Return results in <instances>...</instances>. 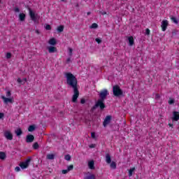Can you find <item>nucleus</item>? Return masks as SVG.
Returning <instances> with one entry per match:
<instances>
[{
	"mask_svg": "<svg viewBox=\"0 0 179 179\" xmlns=\"http://www.w3.org/2000/svg\"><path fill=\"white\" fill-rule=\"evenodd\" d=\"M62 2H64L65 0H62Z\"/></svg>",
	"mask_w": 179,
	"mask_h": 179,
	"instance_id": "nucleus-55",
	"label": "nucleus"
},
{
	"mask_svg": "<svg viewBox=\"0 0 179 179\" xmlns=\"http://www.w3.org/2000/svg\"><path fill=\"white\" fill-rule=\"evenodd\" d=\"M15 171L17 172L20 171V167H19V166L15 167Z\"/></svg>",
	"mask_w": 179,
	"mask_h": 179,
	"instance_id": "nucleus-46",
	"label": "nucleus"
},
{
	"mask_svg": "<svg viewBox=\"0 0 179 179\" xmlns=\"http://www.w3.org/2000/svg\"><path fill=\"white\" fill-rule=\"evenodd\" d=\"M66 62L67 64H69L71 62V57H69L67 59H66Z\"/></svg>",
	"mask_w": 179,
	"mask_h": 179,
	"instance_id": "nucleus-49",
	"label": "nucleus"
},
{
	"mask_svg": "<svg viewBox=\"0 0 179 179\" xmlns=\"http://www.w3.org/2000/svg\"><path fill=\"white\" fill-rule=\"evenodd\" d=\"M65 78L66 79V84L69 87L73 89V95L72 97L73 103L78 101L79 97V85H78V78L72 74V73H65Z\"/></svg>",
	"mask_w": 179,
	"mask_h": 179,
	"instance_id": "nucleus-1",
	"label": "nucleus"
},
{
	"mask_svg": "<svg viewBox=\"0 0 179 179\" xmlns=\"http://www.w3.org/2000/svg\"><path fill=\"white\" fill-rule=\"evenodd\" d=\"M27 143H31L34 141V136L33 135H28L27 136Z\"/></svg>",
	"mask_w": 179,
	"mask_h": 179,
	"instance_id": "nucleus-14",
	"label": "nucleus"
},
{
	"mask_svg": "<svg viewBox=\"0 0 179 179\" xmlns=\"http://www.w3.org/2000/svg\"><path fill=\"white\" fill-rule=\"evenodd\" d=\"M160 99V94H155V100H159Z\"/></svg>",
	"mask_w": 179,
	"mask_h": 179,
	"instance_id": "nucleus-43",
	"label": "nucleus"
},
{
	"mask_svg": "<svg viewBox=\"0 0 179 179\" xmlns=\"http://www.w3.org/2000/svg\"><path fill=\"white\" fill-rule=\"evenodd\" d=\"M95 41L97 43V44H101L103 41H101V38H95Z\"/></svg>",
	"mask_w": 179,
	"mask_h": 179,
	"instance_id": "nucleus-33",
	"label": "nucleus"
},
{
	"mask_svg": "<svg viewBox=\"0 0 179 179\" xmlns=\"http://www.w3.org/2000/svg\"><path fill=\"white\" fill-rule=\"evenodd\" d=\"M110 122H111V116L108 115L106 116V117L105 118V120H103V125L104 127H107L108 125V124H110Z\"/></svg>",
	"mask_w": 179,
	"mask_h": 179,
	"instance_id": "nucleus-10",
	"label": "nucleus"
},
{
	"mask_svg": "<svg viewBox=\"0 0 179 179\" xmlns=\"http://www.w3.org/2000/svg\"><path fill=\"white\" fill-rule=\"evenodd\" d=\"M167 26H169V21L167 20H164L161 24L162 31H166V30H167Z\"/></svg>",
	"mask_w": 179,
	"mask_h": 179,
	"instance_id": "nucleus-9",
	"label": "nucleus"
},
{
	"mask_svg": "<svg viewBox=\"0 0 179 179\" xmlns=\"http://www.w3.org/2000/svg\"><path fill=\"white\" fill-rule=\"evenodd\" d=\"M49 44L50 45H55L57 44V39H55V38H52L49 40Z\"/></svg>",
	"mask_w": 179,
	"mask_h": 179,
	"instance_id": "nucleus-18",
	"label": "nucleus"
},
{
	"mask_svg": "<svg viewBox=\"0 0 179 179\" xmlns=\"http://www.w3.org/2000/svg\"><path fill=\"white\" fill-rule=\"evenodd\" d=\"M169 127H170L171 128H173V124L169 123Z\"/></svg>",
	"mask_w": 179,
	"mask_h": 179,
	"instance_id": "nucleus-51",
	"label": "nucleus"
},
{
	"mask_svg": "<svg viewBox=\"0 0 179 179\" xmlns=\"http://www.w3.org/2000/svg\"><path fill=\"white\" fill-rule=\"evenodd\" d=\"M30 158L27 159L25 161L20 163V167L22 169V170H24V169H27L29 167V165L30 164Z\"/></svg>",
	"mask_w": 179,
	"mask_h": 179,
	"instance_id": "nucleus-6",
	"label": "nucleus"
},
{
	"mask_svg": "<svg viewBox=\"0 0 179 179\" xmlns=\"http://www.w3.org/2000/svg\"><path fill=\"white\" fill-rule=\"evenodd\" d=\"M14 12L19 13V12H20V8H19L18 7H15Z\"/></svg>",
	"mask_w": 179,
	"mask_h": 179,
	"instance_id": "nucleus-38",
	"label": "nucleus"
},
{
	"mask_svg": "<svg viewBox=\"0 0 179 179\" xmlns=\"http://www.w3.org/2000/svg\"><path fill=\"white\" fill-rule=\"evenodd\" d=\"M26 8L29 10V15L32 22H34V23H37L38 19H40V16L38 15V14H36L34 11H33V10H31L29 7V6H27Z\"/></svg>",
	"mask_w": 179,
	"mask_h": 179,
	"instance_id": "nucleus-4",
	"label": "nucleus"
},
{
	"mask_svg": "<svg viewBox=\"0 0 179 179\" xmlns=\"http://www.w3.org/2000/svg\"><path fill=\"white\" fill-rule=\"evenodd\" d=\"M73 52V49H72L71 48H69V55L70 57H72Z\"/></svg>",
	"mask_w": 179,
	"mask_h": 179,
	"instance_id": "nucleus-34",
	"label": "nucleus"
},
{
	"mask_svg": "<svg viewBox=\"0 0 179 179\" xmlns=\"http://www.w3.org/2000/svg\"><path fill=\"white\" fill-rule=\"evenodd\" d=\"M90 27V29H97L99 27V25L96 23H93Z\"/></svg>",
	"mask_w": 179,
	"mask_h": 179,
	"instance_id": "nucleus-31",
	"label": "nucleus"
},
{
	"mask_svg": "<svg viewBox=\"0 0 179 179\" xmlns=\"http://www.w3.org/2000/svg\"><path fill=\"white\" fill-rule=\"evenodd\" d=\"M4 115L3 113H0V120H2V118H3Z\"/></svg>",
	"mask_w": 179,
	"mask_h": 179,
	"instance_id": "nucleus-47",
	"label": "nucleus"
},
{
	"mask_svg": "<svg viewBox=\"0 0 179 179\" xmlns=\"http://www.w3.org/2000/svg\"><path fill=\"white\" fill-rule=\"evenodd\" d=\"M35 33H36V34H40V31H38V29H36L35 31Z\"/></svg>",
	"mask_w": 179,
	"mask_h": 179,
	"instance_id": "nucleus-50",
	"label": "nucleus"
},
{
	"mask_svg": "<svg viewBox=\"0 0 179 179\" xmlns=\"http://www.w3.org/2000/svg\"><path fill=\"white\" fill-rule=\"evenodd\" d=\"M20 22H24L26 20V14L20 13L18 15Z\"/></svg>",
	"mask_w": 179,
	"mask_h": 179,
	"instance_id": "nucleus-12",
	"label": "nucleus"
},
{
	"mask_svg": "<svg viewBox=\"0 0 179 179\" xmlns=\"http://www.w3.org/2000/svg\"><path fill=\"white\" fill-rule=\"evenodd\" d=\"M171 20H172V22L175 23V24H178V20H177L176 17L171 16Z\"/></svg>",
	"mask_w": 179,
	"mask_h": 179,
	"instance_id": "nucleus-24",
	"label": "nucleus"
},
{
	"mask_svg": "<svg viewBox=\"0 0 179 179\" xmlns=\"http://www.w3.org/2000/svg\"><path fill=\"white\" fill-rule=\"evenodd\" d=\"M172 34L174 36V35H176L177 34L176 33V31H172Z\"/></svg>",
	"mask_w": 179,
	"mask_h": 179,
	"instance_id": "nucleus-52",
	"label": "nucleus"
},
{
	"mask_svg": "<svg viewBox=\"0 0 179 179\" xmlns=\"http://www.w3.org/2000/svg\"><path fill=\"white\" fill-rule=\"evenodd\" d=\"M173 113H178V111H173Z\"/></svg>",
	"mask_w": 179,
	"mask_h": 179,
	"instance_id": "nucleus-54",
	"label": "nucleus"
},
{
	"mask_svg": "<svg viewBox=\"0 0 179 179\" xmlns=\"http://www.w3.org/2000/svg\"><path fill=\"white\" fill-rule=\"evenodd\" d=\"M88 167L90 169V170H94V161H88Z\"/></svg>",
	"mask_w": 179,
	"mask_h": 179,
	"instance_id": "nucleus-16",
	"label": "nucleus"
},
{
	"mask_svg": "<svg viewBox=\"0 0 179 179\" xmlns=\"http://www.w3.org/2000/svg\"><path fill=\"white\" fill-rule=\"evenodd\" d=\"M106 103H104V101H101L98 99L95 104L91 108V111H94V110L99 108V111H104V108H106Z\"/></svg>",
	"mask_w": 179,
	"mask_h": 179,
	"instance_id": "nucleus-2",
	"label": "nucleus"
},
{
	"mask_svg": "<svg viewBox=\"0 0 179 179\" xmlns=\"http://www.w3.org/2000/svg\"><path fill=\"white\" fill-rule=\"evenodd\" d=\"M91 138L94 141H97V134H96V132L93 131L91 133Z\"/></svg>",
	"mask_w": 179,
	"mask_h": 179,
	"instance_id": "nucleus-26",
	"label": "nucleus"
},
{
	"mask_svg": "<svg viewBox=\"0 0 179 179\" xmlns=\"http://www.w3.org/2000/svg\"><path fill=\"white\" fill-rule=\"evenodd\" d=\"M17 83H20V85H24V83H26V82H27V78H24L22 79H21L20 78H18L17 80Z\"/></svg>",
	"mask_w": 179,
	"mask_h": 179,
	"instance_id": "nucleus-15",
	"label": "nucleus"
},
{
	"mask_svg": "<svg viewBox=\"0 0 179 179\" xmlns=\"http://www.w3.org/2000/svg\"><path fill=\"white\" fill-rule=\"evenodd\" d=\"M127 40L129 41V45L132 47L135 44V41L134 40V36H131L127 37Z\"/></svg>",
	"mask_w": 179,
	"mask_h": 179,
	"instance_id": "nucleus-11",
	"label": "nucleus"
},
{
	"mask_svg": "<svg viewBox=\"0 0 179 179\" xmlns=\"http://www.w3.org/2000/svg\"><path fill=\"white\" fill-rule=\"evenodd\" d=\"M0 159L1 160H5V159H6V155L5 154V152H0Z\"/></svg>",
	"mask_w": 179,
	"mask_h": 179,
	"instance_id": "nucleus-28",
	"label": "nucleus"
},
{
	"mask_svg": "<svg viewBox=\"0 0 179 179\" xmlns=\"http://www.w3.org/2000/svg\"><path fill=\"white\" fill-rule=\"evenodd\" d=\"M67 170H69V171H71V170H73V165H70L68 166Z\"/></svg>",
	"mask_w": 179,
	"mask_h": 179,
	"instance_id": "nucleus-41",
	"label": "nucleus"
},
{
	"mask_svg": "<svg viewBox=\"0 0 179 179\" xmlns=\"http://www.w3.org/2000/svg\"><path fill=\"white\" fill-rule=\"evenodd\" d=\"M106 162L108 164L111 163V157L109 155V154H106Z\"/></svg>",
	"mask_w": 179,
	"mask_h": 179,
	"instance_id": "nucleus-22",
	"label": "nucleus"
},
{
	"mask_svg": "<svg viewBox=\"0 0 179 179\" xmlns=\"http://www.w3.org/2000/svg\"><path fill=\"white\" fill-rule=\"evenodd\" d=\"M0 3H1V0H0Z\"/></svg>",
	"mask_w": 179,
	"mask_h": 179,
	"instance_id": "nucleus-56",
	"label": "nucleus"
},
{
	"mask_svg": "<svg viewBox=\"0 0 179 179\" xmlns=\"http://www.w3.org/2000/svg\"><path fill=\"white\" fill-rule=\"evenodd\" d=\"M172 121H178L179 120V113H173L171 117Z\"/></svg>",
	"mask_w": 179,
	"mask_h": 179,
	"instance_id": "nucleus-13",
	"label": "nucleus"
},
{
	"mask_svg": "<svg viewBox=\"0 0 179 179\" xmlns=\"http://www.w3.org/2000/svg\"><path fill=\"white\" fill-rule=\"evenodd\" d=\"M100 13H101L103 15H107V12L106 11H100Z\"/></svg>",
	"mask_w": 179,
	"mask_h": 179,
	"instance_id": "nucleus-48",
	"label": "nucleus"
},
{
	"mask_svg": "<svg viewBox=\"0 0 179 179\" xmlns=\"http://www.w3.org/2000/svg\"><path fill=\"white\" fill-rule=\"evenodd\" d=\"M91 13H92L91 12H87V16H89V15H90Z\"/></svg>",
	"mask_w": 179,
	"mask_h": 179,
	"instance_id": "nucleus-53",
	"label": "nucleus"
},
{
	"mask_svg": "<svg viewBox=\"0 0 179 179\" xmlns=\"http://www.w3.org/2000/svg\"><path fill=\"white\" fill-rule=\"evenodd\" d=\"M85 103H86V99H82L80 100V103H81V104H85Z\"/></svg>",
	"mask_w": 179,
	"mask_h": 179,
	"instance_id": "nucleus-44",
	"label": "nucleus"
},
{
	"mask_svg": "<svg viewBox=\"0 0 179 179\" xmlns=\"http://www.w3.org/2000/svg\"><path fill=\"white\" fill-rule=\"evenodd\" d=\"M176 103V100L173 98L170 97L169 100L168 101V103L171 106Z\"/></svg>",
	"mask_w": 179,
	"mask_h": 179,
	"instance_id": "nucleus-25",
	"label": "nucleus"
},
{
	"mask_svg": "<svg viewBox=\"0 0 179 179\" xmlns=\"http://www.w3.org/2000/svg\"><path fill=\"white\" fill-rule=\"evenodd\" d=\"M4 136L8 141H12V139H13V134H12V132L9 130L4 131Z\"/></svg>",
	"mask_w": 179,
	"mask_h": 179,
	"instance_id": "nucleus-7",
	"label": "nucleus"
},
{
	"mask_svg": "<svg viewBox=\"0 0 179 179\" xmlns=\"http://www.w3.org/2000/svg\"><path fill=\"white\" fill-rule=\"evenodd\" d=\"M46 157L48 160H54V158L55 157V155L48 154Z\"/></svg>",
	"mask_w": 179,
	"mask_h": 179,
	"instance_id": "nucleus-23",
	"label": "nucleus"
},
{
	"mask_svg": "<svg viewBox=\"0 0 179 179\" xmlns=\"http://www.w3.org/2000/svg\"><path fill=\"white\" fill-rule=\"evenodd\" d=\"M108 94H109V93H108V90L107 89L102 90L99 92V100L104 101V100H106V99H107V96H108Z\"/></svg>",
	"mask_w": 179,
	"mask_h": 179,
	"instance_id": "nucleus-5",
	"label": "nucleus"
},
{
	"mask_svg": "<svg viewBox=\"0 0 179 179\" xmlns=\"http://www.w3.org/2000/svg\"><path fill=\"white\" fill-rule=\"evenodd\" d=\"M64 159L65 160H67L68 162H69V160H71V155H65Z\"/></svg>",
	"mask_w": 179,
	"mask_h": 179,
	"instance_id": "nucleus-36",
	"label": "nucleus"
},
{
	"mask_svg": "<svg viewBox=\"0 0 179 179\" xmlns=\"http://www.w3.org/2000/svg\"><path fill=\"white\" fill-rule=\"evenodd\" d=\"M64 28H65V27L64 25H59L57 28V32L58 33H62V31H64Z\"/></svg>",
	"mask_w": 179,
	"mask_h": 179,
	"instance_id": "nucleus-21",
	"label": "nucleus"
},
{
	"mask_svg": "<svg viewBox=\"0 0 179 179\" xmlns=\"http://www.w3.org/2000/svg\"><path fill=\"white\" fill-rule=\"evenodd\" d=\"M6 97H10V96H12V93L10 92V91L8 90L6 93Z\"/></svg>",
	"mask_w": 179,
	"mask_h": 179,
	"instance_id": "nucleus-35",
	"label": "nucleus"
},
{
	"mask_svg": "<svg viewBox=\"0 0 179 179\" xmlns=\"http://www.w3.org/2000/svg\"><path fill=\"white\" fill-rule=\"evenodd\" d=\"M34 129H36V126L35 125H31L28 128L29 132H33V131H34Z\"/></svg>",
	"mask_w": 179,
	"mask_h": 179,
	"instance_id": "nucleus-29",
	"label": "nucleus"
},
{
	"mask_svg": "<svg viewBox=\"0 0 179 179\" xmlns=\"http://www.w3.org/2000/svg\"><path fill=\"white\" fill-rule=\"evenodd\" d=\"M15 134L17 135V136H20V135H22V129L20 128H18L15 130Z\"/></svg>",
	"mask_w": 179,
	"mask_h": 179,
	"instance_id": "nucleus-27",
	"label": "nucleus"
},
{
	"mask_svg": "<svg viewBox=\"0 0 179 179\" xmlns=\"http://www.w3.org/2000/svg\"><path fill=\"white\" fill-rule=\"evenodd\" d=\"M45 29L46 30H51V29H52V28H51V25H50V24H46Z\"/></svg>",
	"mask_w": 179,
	"mask_h": 179,
	"instance_id": "nucleus-40",
	"label": "nucleus"
},
{
	"mask_svg": "<svg viewBox=\"0 0 179 179\" xmlns=\"http://www.w3.org/2000/svg\"><path fill=\"white\" fill-rule=\"evenodd\" d=\"M134 171H135V168H131L129 170V177H132Z\"/></svg>",
	"mask_w": 179,
	"mask_h": 179,
	"instance_id": "nucleus-30",
	"label": "nucleus"
},
{
	"mask_svg": "<svg viewBox=\"0 0 179 179\" xmlns=\"http://www.w3.org/2000/svg\"><path fill=\"white\" fill-rule=\"evenodd\" d=\"M6 58L7 59H10V58H12V53L10 52H7L6 55Z\"/></svg>",
	"mask_w": 179,
	"mask_h": 179,
	"instance_id": "nucleus-32",
	"label": "nucleus"
},
{
	"mask_svg": "<svg viewBox=\"0 0 179 179\" xmlns=\"http://www.w3.org/2000/svg\"><path fill=\"white\" fill-rule=\"evenodd\" d=\"M110 164V167L112 170H115V169H117V163H115V162H112Z\"/></svg>",
	"mask_w": 179,
	"mask_h": 179,
	"instance_id": "nucleus-20",
	"label": "nucleus"
},
{
	"mask_svg": "<svg viewBox=\"0 0 179 179\" xmlns=\"http://www.w3.org/2000/svg\"><path fill=\"white\" fill-rule=\"evenodd\" d=\"M113 93L115 97H125L124 92L118 85H115L113 87Z\"/></svg>",
	"mask_w": 179,
	"mask_h": 179,
	"instance_id": "nucleus-3",
	"label": "nucleus"
},
{
	"mask_svg": "<svg viewBox=\"0 0 179 179\" xmlns=\"http://www.w3.org/2000/svg\"><path fill=\"white\" fill-rule=\"evenodd\" d=\"M84 179H96V176L92 173H88Z\"/></svg>",
	"mask_w": 179,
	"mask_h": 179,
	"instance_id": "nucleus-19",
	"label": "nucleus"
},
{
	"mask_svg": "<svg viewBox=\"0 0 179 179\" xmlns=\"http://www.w3.org/2000/svg\"><path fill=\"white\" fill-rule=\"evenodd\" d=\"M62 174H67V173H69V170L68 169H64L62 171Z\"/></svg>",
	"mask_w": 179,
	"mask_h": 179,
	"instance_id": "nucleus-39",
	"label": "nucleus"
},
{
	"mask_svg": "<svg viewBox=\"0 0 179 179\" xmlns=\"http://www.w3.org/2000/svg\"><path fill=\"white\" fill-rule=\"evenodd\" d=\"M48 52L52 54V52H57V48L54 46H50L48 48Z\"/></svg>",
	"mask_w": 179,
	"mask_h": 179,
	"instance_id": "nucleus-17",
	"label": "nucleus"
},
{
	"mask_svg": "<svg viewBox=\"0 0 179 179\" xmlns=\"http://www.w3.org/2000/svg\"><path fill=\"white\" fill-rule=\"evenodd\" d=\"M149 34H150V29H149V28H147L145 29V35L149 36Z\"/></svg>",
	"mask_w": 179,
	"mask_h": 179,
	"instance_id": "nucleus-37",
	"label": "nucleus"
},
{
	"mask_svg": "<svg viewBox=\"0 0 179 179\" xmlns=\"http://www.w3.org/2000/svg\"><path fill=\"white\" fill-rule=\"evenodd\" d=\"M90 148L91 149H93L94 148H96V144H90Z\"/></svg>",
	"mask_w": 179,
	"mask_h": 179,
	"instance_id": "nucleus-45",
	"label": "nucleus"
},
{
	"mask_svg": "<svg viewBox=\"0 0 179 179\" xmlns=\"http://www.w3.org/2000/svg\"><path fill=\"white\" fill-rule=\"evenodd\" d=\"M34 149H38V143H35L33 145Z\"/></svg>",
	"mask_w": 179,
	"mask_h": 179,
	"instance_id": "nucleus-42",
	"label": "nucleus"
},
{
	"mask_svg": "<svg viewBox=\"0 0 179 179\" xmlns=\"http://www.w3.org/2000/svg\"><path fill=\"white\" fill-rule=\"evenodd\" d=\"M2 100H3L5 104H13V98H10V97H6L5 96H1Z\"/></svg>",
	"mask_w": 179,
	"mask_h": 179,
	"instance_id": "nucleus-8",
	"label": "nucleus"
}]
</instances>
